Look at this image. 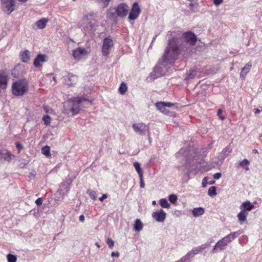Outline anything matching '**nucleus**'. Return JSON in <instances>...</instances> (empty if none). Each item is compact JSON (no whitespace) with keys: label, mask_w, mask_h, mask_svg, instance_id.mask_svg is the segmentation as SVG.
I'll return each mask as SVG.
<instances>
[{"label":"nucleus","mask_w":262,"mask_h":262,"mask_svg":"<svg viewBox=\"0 0 262 262\" xmlns=\"http://www.w3.org/2000/svg\"><path fill=\"white\" fill-rule=\"evenodd\" d=\"M196 40V36L194 33L187 31L182 34L181 38L173 37L169 39L168 45L172 42L171 46L178 51L177 56L182 54L185 58H187L192 52Z\"/></svg>","instance_id":"nucleus-1"},{"label":"nucleus","mask_w":262,"mask_h":262,"mask_svg":"<svg viewBox=\"0 0 262 262\" xmlns=\"http://www.w3.org/2000/svg\"><path fill=\"white\" fill-rule=\"evenodd\" d=\"M172 42L168 45L164 51V53L159 63L155 67L150 73V77L153 79L163 76L167 72L168 66L172 64L177 59V51L171 46Z\"/></svg>","instance_id":"nucleus-2"},{"label":"nucleus","mask_w":262,"mask_h":262,"mask_svg":"<svg viewBox=\"0 0 262 262\" xmlns=\"http://www.w3.org/2000/svg\"><path fill=\"white\" fill-rule=\"evenodd\" d=\"M190 148L188 149H181L177 154L178 158H185L186 160L185 167L187 169L186 175L188 179H193V176L195 175L199 171L201 165L198 160L200 158H196V154L194 151V156L190 155Z\"/></svg>","instance_id":"nucleus-3"},{"label":"nucleus","mask_w":262,"mask_h":262,"mask_svg":"<svg viewBox=\"0 0 262 262\" xmlns=\"http://www.w3.org/2000/svg\"><path fill=\"white\" fill-rule=\"evenodd\" d=\"M94 16H95V14L92 12L88 13L84 16L81 24V27L85 34L92 33L94 32V28L96 23Z\"/></svg>","instance_id":"nucleus-4"},{"label":"nucleus","mask_w":262,"mask_h":262,"mask_svg":"<svg viewBox=\"0 0 262 262\" xmlns=\"http://www.w3.org/2000/svg\"><path fill=\"white\" fill-rule=\"evenodd\" d=\"M129 12V7L124 3L119 4L117 7L110 10L107 15L110 18H114L116 16L125 17Z\"/></svg>","instance_id":"nucleus-5"},{"label":"nucleus","mask_w":262,"mask_h":262,"mask_svg":"<svg viewBox=\"0 0 262 262\" xmlns=\"http://www.w3.org/2000/svg\"><path fill=\"white\" fill-rule=\"evenodd\" d=\"M28 88V81L25 79H20L13 83L12 92L15 96H23L27 92Z\"/></svg>","instance_id":"nucleus-6"},{"label":"nucleus","mask_w":262,"mask_h":262,"mask_svg":"<svg viewBox=\"0 0 262 262\" xmlns=\"http://www.w3.org/2000/svg\"><path fill=\"white\" fill-rule=\"evenodd\" d=\"M86 101V99L83 97H73L70 99L72 103V107L71 109L73 115L77 114L80 111V104L81 102Z\"/></svg>","instance_id":"nucleus-7"},{"label":"nucleus","mask_w":262,"mask_h":262,"mask_svg":"<svg viewBox=\"0 0 262 262\" xmlns=\"http://www.w3.org/2000/svg\"><path fill=\"white\" fill-rule=\"evenodd\" d=\"M114 46L113 40L109 38L106 37L103 40L102 46V54L103 56H107L110 53L111 49Z\"/></svg>","instance_id":"nucleus-8"},{"label":"nucleus","mask_w":262,"mask_h":262,"mask_svg":"<svg viewBox=\"0 0 262 262\" xmlns=\"http://www.w3.org/2000/svg\"><path fill=\"white\" fill-rule=\"evenodd\" d=\"M132 127L136 133L141 136L145 135L149 132V127L143 123H134Z\"/></svg>","instance_id":"nucleus-9"},{"label":"nucleus","mask_w":262,"mask_h":262,"mask_svg":"<svg viewBox=\"0 0 262 262\" xmlns=\"http://www.w3.org/2000/svg\"><path fill=\"white\" fill-rule=\"evenodd\" d=\"M3 11L7 14H10L15 9L14 0H1Z\"/></svg>","instance_id":"nucleus-10"},{"label":"nucleus","mask_w":262,"mask_h":262,"mask_svg":"<svg viewBox=\"0 0 262 262\" xmlns=\"http://www.w3.org/2000/svg\"><path fill=\"white\" fill-rule=\"evenodd\" d=\"M141 9L138 4L137 3H134L129 12L128 19L129 20H135L138 18Z\"/></svg>","instance_id":"nucleus-11"},{"label":"nucleus","mask_w":262,"mask_h":262,"mask_svg":"<svg viewBox=\"0 0 262 262\" xmlns=\"http://www.w3.org/2000/svg\"><path fill=\"white\" fill-rule=\"evenodd\" d=\"M63 78L64 81V83L69 86L76 84L78 80L77 77L72 73H67V75H64L63 76Z\"/></svg>","instance_id":"nucleus-12"},{"label":"nucleus","mask_w":262,"mask_h":262,"mask_svg":"<svg viewBox=\"0 0 262 262\" xmlns=\"http://www.w3.org/2000/svg\"><path fill=\"white\" fill-rule=\"evenodd\" d=\"M152 217L158 222H163L166 219V213L162 210L154 212L152 213Z\"/></svg>","instance_id":"nucleus-13"},{"label":"nucleus","mask_w":262,"mask_h":262,"mask_svg":"<svg viewBox=\"0 0 262 262\" xmlns=\"http://www.w3.org/2000/svg\"><path fill=\"white\" fill-rule=\"evenodd\" d=\"M87 54V52L84 49L79 48L73 52V56L75 59L79 60Z\"/></svg>","instance_id":"nucleus-14"},{"label":"nucleus","mask_w":262,"mask_h":262,"mask_svg":"<svg viewBox=\"0 0 262 262\" xmlns=\"http://www.w3.org/2000/svg\"><path fill=\"white\" fill-rule=\"evenodd\" d=\"M227 246V243H226L223 238L219 241L214 246L212 249V253H216L219 251H222L226 249Z\"/></svg>","instance_id":"nucleus-15"},{"label":"nucleus","mask_w":262,"mask_h":262,"mask_svg":"<svg viewBox=\"0 0 262 262\" xmlns=\"http://www.w3.org/2000/svg\"><path fill=\"white\" fill-rule=\"evenodd\" d=\"M242 233V231L241 230H238L232 232L222 238L228 244V243H230L232 240L237 238L238 236L239 235Z\"/></svg>","instance_id":"nucleus-16"},{"label":"nucleus","mask_w":262,"mask_h":262,"mask_svg":"<svg viewBox=\"0 0 262 262\" xmlns=\"http://www.w3.org/2000/svg\"><path fill=\"white\" fill-rule=\"evenodd\" d=\"M48 21V19L45 18H42L39 20H37L33 26V28L34 29H42L46 27V25Z\"/></svg>","instance_id":"nucleus-17"},{"label":"nucleus","mask_w":262,"mask_h":262,"mask_svg":"<svg viewBox=\"0 0 262 262\" xmlns=\"http://www.w3.org/2000/svg\"><path fill=\"white\" fill-rule=\"evenodd\" d=\"M248 215V212L245 210H241L237 215L238 221L241 225L247 223V216Z\"/></svg>","instance_id":"nucleus-18"},{"label":"nucleus","mask_w":262,"mask_h":262,"mask_svg":"<svg viewBox=\"0 0 262 262\" xmlns=\"http://www.w3.org/2000/svg\"><path fill=\"white\" fill-rule=\"evenodd\" d=\"M14 157V156L13 154H11V152L9 151L8 150H1V159L3 158L6 161L10 162Z\"/></svg>","instance_id":"nucleus-19"},{"label":"nucleus","mask_w":262,"mask_h":262,"mask_svg":"<svg viewBox=\"0 0 262 262\" xmlns=\"http://www.w3.org/2000/svg\"><path fill=\"white\" fill-rule=\"evenodd\" d=\"M254 207V205L251 204L249 201H247L242 203L240 208L242 210H245L246 212H248L252 210Z\"/></svg>","instance_id":"nucleus-20"},{"label":"nucleus","mask_w":262,"mask_h":262,"mask_svg":"<svg viewBox=\"0 0 262 262\" xmlns=\"http://www.w3.org/2000/svg\"><path fill=\"white\" fill-rule=\"evenodd\" d=\"M30 53L28 50H25L20 53L21 60L24 62H27L30 59Z\"/></svg>","instance_id":"nucleus-21"},{"label":"nucleus","mask_w":262,"mask_h":262,"mask_svg":"<svg viewBox=\"0 0 262 262\" xmlns=\"http://www.w3.org/2000/svg\"><path fill=\"white\" fill-rule=\"evenodd\" d=\"M46 56L45 55L39 54L35 58L33 64L36 67H38L40 66V63L41 62H44L46 61L45 60Z\"/></svg>","instance_id":"nucleus-22"},{"label":"nucleus","mask_w":262,"mask_h":262,"mask_svg":"<svg viewBox=\"0 0 262 262\" xmlns=\"http://www.w3.org/2000/svg\"><path fill=\"white\" fill-rule=\"evenodd\" d=\"M156 106L158 110L164 114H167L169 113V111L165 107L164 102L161 101L157 102L156 103Z\"/></svg>","instance_id":"nucleus-23"},{"label":"nucleus","mask_w":262,"mask_h":262,"mask_svg":"<svg viewBox=\"0 0 262 262\" xmlns=\"http://www.w3.org/2000/svg\"><path fill=\"white\" fill-rule=\"evenodd\" d=\"M206 248L205 244L202 245L201 246L193 248L191 251L189 252L191 253V256L193 257L194 255L198 254Z\"/></svg>","instance_id":"nucleus-24"},{"label":"nucleus","mask_w":262,"mask_h":262,"mask_svg":"<svg viewBox=\"0 0 262 262\" xmlns=\"http://www.w3.org/2000/svg\"><path fill=\"white\" fill-rule=\"evenodd\" d=\"M252 67L251 63H247L244 67L242 69V71L240 73L241 77L244 78L247 74L249 72Z\"/></svg>","instance_id":"nucleus-25"},{"label":"nucleus","mask_w":262,"mask_h":262,"mask_svg":"<svg viewBox=\"0 0 262 262\" xmlns=\"http://www.w3.org/2000/svg\"><path fill=\"white\" fill-rule=\"evenodd\" d=\"M204 209L202 207L194 208L192 211V215L194 217H197L202 215L204 213Z\"/></svg>","instance_id":"nucleus-26"},{"label":"nucleus","mask_w":262,"mask_h":262,"mask_svg":"<svg viewBox=\"0 0 262 262\" xmlns=\"http://www.w3.org/2000/svg\"><path fill=\"white\" fill-rule=\"evenodd\" d=\"M134 166L139 176L140 180H143V172L141 168L140 164L137 162H135L134 163Z\"/></svg>","instance_id":"nucleus-27"},{"label":"nucleus","mask_w":262,"mask_h":262,"mask_svg":"<svg viewBox=\"0 0 262 262\" xmlns=\"http://www.w3.org/2000/svg\"><path fill=\"white\" fill-rule=\"evenodd\" d=\"M143 224L141 221L139 219H137L135 221V223L134 224V229L136 231H140L143 228Z\"/></svg>","instance_id":"nucleus-28"},{"label":"nucleus","mask_w":262,"mask_h":262,"mask_svg":"<svg viewBox=\"0 0 262 262\" xmlns=\"http://www.w3.org/2000/svg\"><path fill=\"white\" fill-rule=\"evenodd\" d=\"M159 203L162 208H169L170 207V204L165 199H160L159 201Z\"/></svg>","instance_id":"nucleus-29"},{"label":"nucleus","mask_w":262,"mask_h":262,"mask_svg":"<svg viewBox=\"0 0 262 262\" xmlns=\"http://www.w3.org/2000/svg\"><path fill=\"white\" fill-rule=\"evenodd\" d=\"M8 77L4 72L1 71V87L6 85L7 83Z\"/></svg>","instance_id":"nucleus-30"},{"label":"nucleus","mask_w":262,"mask_h":262,"mask_svg":"<svg viewBox=\"0 0 262 262\" xmlns=\"http://www.w3.org/2000/svg\"><path fill=\"white\" fill-rule=\"evenodd\" d=\"M41 153L47 157L51 156L50 148L48 146H45L41 148Z\"/></svg>","instance_id":"nucleus-31"},{"label":"nucleus","mask_w":262,"mask_h":262,"mask_svg":"<svg viewBox=\"0 0 262 262\" xmlns=\"http://www.w3.org/2000/svg\"><path fill=\"white\" fill-rule=\"evenodd\" d=\"M231 152V150L229 147H227L224 148L221 153V159H224Z\"/></svg>","instance_id":"nucleus-32"},{"label":"nucleus","mask_w":262,"mask_h":262,"mask_svg":"<svg viewBox=\"0 0 262 262\" xmlns=\"http://www.w3.org/2000/svg\"><path fill=\"white\" fill-rule=\"evenodd\" d=\"M197 76L196 71L195 70H191L190 71V73L188 74L186 78V80H190L194 78L195 76Z\"/></svg>","instance_id":"nucleus-33"},{"label":"nucleus","mask_w":262,"mask_h":262,"mask_svg":"<svg viewBox=\"0 0 262 262\" xmlns=\"http://www.w3.org/2000/svg\"><path fill=\"white\" fill-rule=\"evenodd\" d=\"M127 86L126 84L125 83L122 82L119 88V92L121 94H124L127 91Z\"/></svg>","instance_id":"nucleus-34"},{"label":"nucleus","mask_w":262,"mask_h":262,"mask_svg":"<svg viewBox=\"0 0 262 262\" xmlns=\"http://www.w3.org/2000/svg\"><path fill=\"white\" fill-rule=\"evenodd\" d=\"M216 188L215 186H211L208 191V194L210 196H213L216 195Z\"/></svg>","instance_id":"nucleus-35"},{"label":"nucleus","mask_w":262,"mask_h":262,"mask_svg":"<svg viewBox=\"0 0 262 262\" xmlns=\"http://www.w3.org/2000/svg\"><path fill=\"white\" fill-rule=\"evenodd\" d=\"M7 259L8 262H16L17 261L16 256L11 253H9L7 255Z\"/></svg>","instance_id":"nucleus-36"},{"label":"nucleus","mask_w":262,"mask_h":262,"mask_svg":"<svg viewBox=\"0 0 262 262\" xmlns=\"http://www.w3.org/2000/svg\"><path fill=\"white\" fill-rule=\"evenodd\" d=\"M239 165L244 168L246 170H249L248 164L249 161L247 159L241 161L239 163Z\"/></svg>","instance_id":"nucleus-37"},{"label":"nucleus","mask_w":262,"mask_h":262,"mask_svg":"<svg viewBox=\"0 0 262 262\" xmlns=\"http://www.w3.org/2000/svg\"><path fill=\"white\" fill-rule=\"evenodd\" d=\"M192 257V256L191 255V253L189 252H188L187 254H186L185 256H183L181 259L182 262H190V258Z\"/></svg>","instance_id":"nucleus-38"},{"label":"nucleus","mask_w":262,"mask_h":262,"mask_svg":"<svg viewBox=\"0 0 262 262\" xmlns=\"http://www.w3.org/2000/svg\"><path fill=\"white\" fill-rule=\"evenodd\" d=\"M87 193L92 200H95L96 199V193L94 190L89 189L87 190Z\"/></svg>","instance_id":"nucleus-39"},{"label":"nucleus","mask_w":262,"mask_h":262,"mask_svg":"<svg viewBox=\"0 0 262 262\" xmlns=\"http://www.w3.org/2000/svg\"><path fill=\"white\" fill-rule=\"evenodd\" d=\"M42 120L44 121L45 124L48 126L50 124L51 119L49 115H47L43 117Z\"/></svg>","instance_id":"nucleus-40"},{"label":"nucleus","mask_w":262,"mask_h":262,"mask_svg":"<svg viewBox=\"0 0 262 262\" xmlns=\"http://www.w3.org/2000/svg\"><path fill=\"white\" fill-rule=\"evenodd\" d=\"M178 200V197L176 194H170L169 195V201L172 204H174Z\"/></svg>","instance_id":"nucleus-41"},{"label":"nucleus","mask_w":262,"mask_h":262,"mask_svg":"<svg viewBox=\"0 0 262 262\" xmlns=\"http://www.w3.org/2000/svg\"><path fill=\"white\" fill-rule=\"evenodd\" d=\"M111 0H97V2L99 4H102L103 7H107L110 2Z\"/></svg>","instance_id":"nucleus-42"},{"label":"nucleus","mask_w":262,"mask_h":262,"mask_svg":"<svg viewBox=\"0 0 262 262\" xmlns=\"http://www.w3.org/2000/svg\"><path fill=\"white\" fill-rule=\"evenodd\" d=\"M106 243L108 246V247L111 249H112L114 246V242L111 238H108L107 239Z\"/></svg>","instance_id":"nucleus-43"},{"label":"nucleus","mask_w":262,"mask_h":262,"mask_svg":"<svg viewBox=\"0 0 262 262\" xmlns=\"http://www.w3.org/2000/svg\"><path fill=\"white\" fill-rule=\"evenodd\" d=\"M212 177H213V179H214L215 180H218L221 178L222 174L220 172H217V173L214 174L212 176Z\"/></svg>","instance_id":"nucleus-44"},{"label":"nucleus","mask_w":262,"mask_h":262,"mask_svg":"<svg viewBox=\"0 0 262 262\" xmlns=\"http://www.w3.org/2000/svg\"><path fill=\"white\" fill-rule=\"evenodd\" d=\"M222 113V111L221 109H219L218 111H217V116L220 117V118L221 119V120H224L225 119V117H224L223 116H222L221 115V113Z\"/></svg>","instance_id":"nucleus-45"},{"label":"nucleus","mask_w":262,"mask_h":262,"mask_svg":"<svg viewBox=\"0 0 262 262\" xmlns=\"http://www.w3.org/2000/svg\"><path fill=\"white\" fill-rule=\"evenodd\" d=\"M16 147L18 150V152H20V150L23 148V146L18 142L16 143Z\"/></svg>","instance_id":"nucleus-46"},{"label":"nucleus","mask_w":262,"mask_h":262,"mask_svg":"<svg viewBox=\"0 0 262 262\" xmlns=\"http://www.w3.org/2000/svg\"><path fill=\"white\" fill-rule=\"evenodd\" d=\"M35 203L37 206H40L42 204V200L41 198H38L36 201Z\"/></svg>","instance_id":"nucleus-47"},{"label":"nucleus","mask_w":262,"mask_h":262,"mask_svg":"<svg viewBox=\"0 0 262 262\" xmlns=\"http://www.w3.org/2000/svg\"><path fill=\"white\" fill-rule=\"evenodd\" d=\"M213 2L214 4L217 6L223 3V0H213Z\"/></svg>","instance_id":"nucleus-48"},{"label":"nucleus","mask_w":262,"mask_h":262,"mask_svg":"<svg viewBox=\"0 0 262 262\" xmlns=\"http://www.w3.org/2000/svg\"><path fill=\"white\" fill-rule=\"evenodd\" d=\"M164 104L165 105V107H170L173 105V104L172 103L169 102H164Z\"/></svg>","instance_id":"nucleus-49"},{"label":"nucleus","mask_w":262,"mask_h":262,"mask_svg":"<svg viewBox=\"0 0 262 262\" xmlns=\"http://www.w3.org/2000/svg\"><path fill=\"white\" fill-rule=\"evenodd\" d=\"M215 181H209L208 182L207 181H205L206 182V184H210V185H212V184H213L215 183ZM203 187H205V181H203Z\"/></svg>","instance_id":"nucleus-50"},{"label":"nucleus","mask_w":262,"mask_h":262,"mask_svg":"<svg viewBox=\"0 0 262 262\" xmlns=\"http://www.w3.org/2000/svg\"><path fill=\"white\" fill-rule=\"evenodd\" d=\"M107 198V195L106 194H103L101 197H100L99 199L101 202H102L104 199Z\"/></svg>","instance_id":"nucleus-51"},{"label":"nucleus","mask_w":262,"mask_h":262,"mask_svg":"<svg viewBox=\"0 0 262 262\" xmlns=\"http://www.w3.org/2000/svg\"><path fill=\"white\" fill-rule=\"evenodd\" d=\"M119 255L120 254H119V252H113L111 253V256L112 257H114V256L119 257Z\"/></svg>","instance_id":"nucleus-52"},{"label":"nucleus","mask_w":262,"mask_h":262,"mask_svg":"<svg viewBox=\"0 0 262 262\" xmlns=\"http://www.w3.org/2000/svg\"><path fill=\"white\" fill-rule=\"evenodd\" d=\"M85 219L84 216L83 215H81L79 216V221L81 222H84Z\"/></svg>","instance_id":"nucleus-53"},{"label":"nucleus","mask_w":262,"mask_h":262,"mask_svg":"<svg viewBox=\"0 0 262 262\" xmlns=\"http://www.w3.org/2000/svg\"><path fill=\"white\" fill-rule=\"evenodd\" d=\"M140 186L141 187V188H143L145 186V184L144 183V181H140Z\"/></svg>","instance_id":"nucleus-54"},{"label":"nucleus","mask_w":262,"mask_h":262,"mask_svg":"<svg viewBox=\"0 0 262 262\" xmlns=\"http://www.w3.org/2000/svg\"><path fill=\"white\" fill-rule=\"evenodd\" d=\"M189 5L191 7V10L193 11V7L194 5L192 3V2H191V3L189 4Z\"/></svg>","instance_id":"nucleus-55"},{"label":"nucleus","mask_w":262,"mask_h":262,"mask_svg":"<svg viewBox=\"0 0 262 262\" xmlns=\"http://www.w3.org/2000/svg\"><path fill=\"white\" fill-rule=\"evenodd\" d=\"M260 112V110L258 108L255 109L254 113L255 114L259 113Z\"/></svg>","instance_id":"nucleus-56"},{"label":"nucleus","mask_w":262,"mask_h":262,"mask_svg":"<svg viewBox=\"0 0 262 262\" xmlns=\"http://www.w3.org/2000/svg\"><path fill=\"white\" fill-rule=\"evenodd\" d=\"M252 152H253V153H254V154L258 153L257 150L255 149H253Z\"/></svg>","instance_id":"nucleus-57"},{"label":"nucleus","mask_w":262,"mask_h":262,"mask_svg":"<svg viewBox=\"0 0 262 262\" xmlns=\"http://www.w3.org/2000/svg\"><path fill=\"white\" fill-rule=\"evenodd\" d=\"M208 179H211V178H209L208 177H205L202 180H208Z\"/></svg>","instance_id":"nucleus-58"},{"label":"nucleus","mask_w":262,"mask_h":262,"mask_svg":"<svg viewBox=\"0 0 262 262\" xmlns=\"http://www.w3.org/2000/svg\"><path fill=\"white\" fill-rule=\"evenodd\" d=\"M95 245H96V246L98 248H99L100 247V246L98 242H96V243H95Z\"/></svg>","instance_id":"nucleus-59"},{"label":"nucleus","mask_w":262,"mask_h":262,"mask_svg":"<svg viewBox=\"0 0 262 262\" xmlns=\"http://www.w3.org/2000/svg\"><path fill=\"white\" fill-rule=\"evenodd\" d=\"M157 37V35H156L153 37V39H152V42H154V41L155 40V39H156V37Z\"/></svg>","instance_id":"nucleus-60"},{"label":"nucleus","mask_w":262,"mask_h":262,"mask_svg":"<svg viewBox=\"0 0 262 262\" xmlns=\"http://www.w3.org/2000/svg\"><path fill=\"white\" fill-rule=\"evenodd\" d=\"M16 68H17V67H15V68L13 70V71H12V74H13V73H14V72L16 71Z\"/></svg>","instance_id":"nucleus-61"},{"label":"nucleus","mask_w":262,"mask_h":262,"mask_svg":"<svg viewBox=\"0 0 262 262\" xmlns=\"http://www.w3.org/2000/svg\"><path fill=\"white\" fill-rule=\"evenodd\" d=\"M152 204L155 205L156 204V202L155 201H153Z\"/></svg>","instance_id":"nucleus-62"},{"label":"nucleus","mask_w":262,"mask_h":262,"mask_svg":"<svg viewBox=\"0 0 262 262\" xmlns=\"http://www.w3.org/2000/svg\"><path fill=\"white\" fill-rule=\"evenodd\" d=\"M53 80L55 82H56V78H55V77H53Z\"/></svg>","instance_id":"nucleus-63"},{"label":"nucleus","mask_w":262,"mask_h":262,"mask_svg":"<svg viewBox=\"0 0 262 262\" xmlns=\"http://www.w3.org/2000/svg\"><path fill=\"white\" fill-rule=\"evenodd\" d=\"M175 262H182V261H181V259H180V260L176 261Z\"/></svg>","instance_id":"nucleus-64"}]
</instances>
